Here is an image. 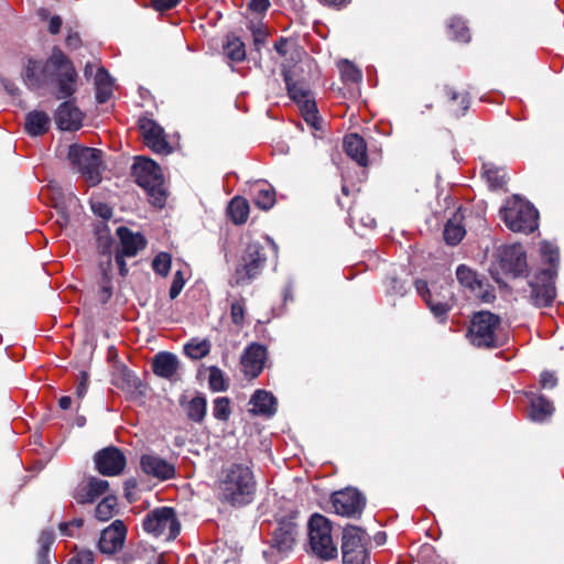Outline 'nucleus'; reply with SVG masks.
<instances>
[{"instance_id":"nucleus-19","label":"nucleus","mask_w":564,"mask_h":564,"mask_svg":"<svg viewBox=\"0 0 564 564\" xmlns=\"http://www.w3.org/2000/svg\"><path fill=\"white\" fill-rule=\"evenodd\" d=\"M126 536L127 527L124 522L122 520H115L101 531L98 549L104 554H115L123 547Z\"/></svg>"},{"instance_id":"nucleus-12","label":"nucleus","mask_w":564,"mask_h":564,"mask_svg":"<svg viewBox=\"0 0 564 564\" xmlns=\"http://www.w3.org/2000/svg\"><path fill=\"white\" fill-rule=\"evenodd\" d=\"M139 129L143 143L158 154L167 155L173 152V147L167 140L164 129L153 119L142 117L139 119Z\"/></svg>"},{"instance_id":"nucleus-8","label":"nucleus","mask_w":564,"mask_h":564,"mask_svg":"<svg viewBox=\"0 0 564 564\" xmlns=\"http://www.w3.org/2000/svg\"><path fill=\"white\" fill-rule=\"evenodd\" d=\"M369 542V536L362 529L355 525H347L343 531V563L368 564Z\"/></svg>"},{"instance_id":"nucleus-3","label":"nucleus","mask_w":564,"mask_h":564,"mask_svg":"<svg viewBox=\"0 0 564 564\" xmlns=\"http://www.w3.org/2000/svg\"><path fill=\"white\" fill-rule=\"evenodd\" d=\"M133 175L138 185L147 192L150 203L155 207H163L166 191L159 164L148 158H138L133 165Z\"/></svg>"},{"instance_id":"nucleus-40","label":"nucleus","mask_w":564,"mask_h":564,"mask_svg":"<svg viewBox=\"0 0 564 564\" xmlns=\"http://www.w3.org/2000/svg\"><path fill=\"white\" fill-rule=\"evenodd\" d=\"M184 350L189 358L200 359L209 354L210 344L206 339H192L185 345Z\"/></svg>"},{"instance_id":"nucleus-15","label":"nucleus","mask_w":564,"mask_h":564,"mask_svg":"<svg viewBox=\"0 0 564 564\" xmlns=\"http://www.w3.org/2000/svg\"><path fill=\"white\" fill-rule=\"evenodd\" d=\"M268 358L267 347L259 343L248 345L240 358L241 370L246 378L252 380L262 372Z\"/></svg>"},{"instance_id":"nucleus-14","label":"nucleus","mask_w":564,"mask_h":564,"mask_svg":"<svg viewBox=\"0 0 564 564\" xmlns=\"http://www.w3.org/2000/svg\"><path fill=\"white\" fill-rule=\"evenodd\" d=\"M330 502L336 514L347 518L359 517L366 505L364 496L351 488L334 492Z\"/></svg>"},{"instance_id":"nucleus-1","label":"nucleus","mask_w":564,"mask_h":564,"mask_svg":"<svg viewBox=\"0 0 564 564\" xmlns=\"http://www.w3.org/2000/svg\"><path fill=\"white\" fill-rule=\"evenodd\" d=\"M77 77L73 63L59 48H54L45 62L29 59L22 74L23 83L31 90L55 83L58 98L70 97L76 91Z\"/></svg>"},{"instance_id":"nucleus-24","label":"nucleus","mask_w":564,"mask_h":564,"mask_svg":"<svg viewBox=\"0 0 564 564\" xmlns=\"http://www.w3.org/2000/svg\"><path fill=\"white\" fill-rule=\"evenodd\" d=\"M250 412L253 415L265 417L272 416L276 412V399L271 392L257 390L250 398Z\"/></svg>"},{"instance_id":"nucleus-18","label":"nucleus","mask_w":564,"mask_h":564,"mask_svg":"<svg viewBox=\"0 0 564 564\" xmlns=\"http://www.w3.org/2000/svg\"><path fill=\"white\" fill-rule=\"evenodd\" d=\"M140 468L147 476L162 481L173 479L176 475L174 464L154 453L143 454L140 457Z\"/></svg>"},{"instance_id":"nucleus-55","label":"nucleus","mask_w":564,"mask_h":564,"mask_svg":"<svg viewBox=\"0 0 564 564\" xmlns=\"http://www.w3.org/2000/svg\"><path fill=\"white\" fill-rule=\"evenodd\" d=\"M249 9L253 12L262 13L270 7L269 0H250L248 4Z\"/></svg>"},{"instance_id":"nucleus-45","label":"nucleus","mask_w":564,"mask_h":564,"mask_svg":"<svg viewBox=\"0 0 564 564\" xmlns=\"http://www.w3.org/2000/svg\"><path fill=\"white\" fill-rule=\"evenodd\" d=\"M54 541V535L52 532L44 531L41 533L39 538L40 550L37 554L39 564H46L48 562V552L50 547Z\"/></svg>"},{"instance_id":"nucleus-6","label":"nucleus","mask_w":564,"mask_h":564,"mask_svg":"<svg viewBox=\"0 0 564 564\" xmlns=\"http://www.w3.org/2000/svg\"><path fill=\"white\" fill-rule=\"evenodd\" d=\"M506 226L514 232H533L538 228V210L520 198L509 200L501 209Z\"/></svg>"},{"instance_id":"nucleus-59","label":"nucleus","mask_w":564,"mask_h":564,"mask_svg":"<svg viewBox=\"0 0 564 564\" xmlns=\"http://www.w3.org/2000/svg\"><path fill=\"white\" fill-rule=\"evenodd\" d=\"M126 256L121 252H117L116 254V263L119 268V272L122 276H126L128 274V268H127V264H126V261H124V258Z\"/></svg>"},{"instance_id":"nucleus-27","label":"nucleus","mask_w":564,"mask_h":564,"mask_svg":"<svg viewBox=\"0 0 564 564\" xmlns=\"http://www.w3.org/2000/svg\"><path fill=\"white\" fill-rule=\"evenodd\" d=\"M178 369L177 357L171 352H160L153 359V371L156 376L170 379Z\"/></svg>"},{"instance_id":"nucleus-41","label":"nucleus","mask_w":564,"mask_h":564,"mask_svg":"<svg viewBox=\"0 0 564 564\" xmlns=\"http://www.w3.org/2000/svg\"><path fill=\"white\" fill-rule=\"evenodd\" d=\"M448 33L456 41L468 42L470 39L469 30L466 26L465 21L457 17L449 20Z\"/></svg>"},{"instance_id":"nucleus-39","label":"nucleus","mask_w":564,"mask_h":564,"mask_svg":"<svg viewBox=\"0 0 564 564\" xmlns=\"http://www.w3.org/2000/svg\"><path fill=\"white\" fill-rule=\"evenodd\" d=\"M247 304L246 299L240 296L235 299L230 304V318L231 322L239 328L246 323Z\"/></svg>"},{"instance_id":"nucleus-60","label":"nucleus","mask_w":564,"mask_h":564,"mask_svg":"<svg viewBox=\"0 0 564 564\" xmlns=\"http://www.w3.org/2000/svg\"><path fill=\"white\" fill-rule=\"evenodd\" d=\"M289 45L290 42L286 39H280L278 42H275L274 48L281 56H285L288 54Z\"/></svg>"},{"instance_id":"nucleus-52","label":"nucleus","mask_w":564,"mask_h":564,"mask_svg":"<svg viewBox=\"0 0 564 564\" xmlns=\"http://www.w3.org/2000/svg\"><path fill=\"white\" fill-rule=\"evenodd\" d=\"M540 384L543 389H553L557 384V378L554 373L544 371L540 376Z\"/></svg>"},{"instance_id":"nucleus-35","label":"nucleus","mask_w":564,"mask_h":564,"mask_svg":"<svg viewBox=\"0 0 564 564\" xmlns=\"http://www.w3.org/2000/svg\"><path fill=\"white\" fill-rule=\"evenodd\" d=\"M117 498L115 496H106L96 507L95 517L99 521H108L116 513Z\"/></svg>"},{"instance_id":"nucleus-51","label":"nucleus","mask_w":564,"mask_h":564,"mask_svg":"<svg viewBox=\"0 0 564 564\" xmlns=\"http://www.w3.org/2000/svg\"><path fill=\"white\" fill-rule=\"evenodd\" d=\"M84 521L82 519H74L69 522L59 523V530L64 535L73 536L74 531L83 527Z\"/></svg>"},{"instance_id":"nucleus-61","label":"nucleus","mask_w":564,"mask_h":564,"mask_svg":"<svg viewBox=\"0 0 564 564\" xmlns=\"http://www.w3.org/2000/svg\"><path fill=\"white\" fill-rule=\"evenodd\" d=\"M253 37H254L256 44L263 43L267 37V32L260 28L257 30H253Z\"/></svg>"},{"instance_id":"nucleus-38","label":"nucleus","mask_w":564,"mask_h":564,"mask_svg":"<svg viewBox=\"0 0 564 564\" xmlns=\"http://www.w3.org/2000/svg\"><path fill=\"white\" fill-rule=\"evenodd\" d=\"M484 176L491 188H501L507 182V174L502 169L484 165Z\"/></svg>"},{"instance_id":"nucleus-20","label":"nucleus","mask_w":564,"mask_h":564,"mask_svg":"<svg viewBox=\"0 0 564 564\" xmlns=\"http://www.w3.org/2000/svg\"><path fill=\"white\" fill-rule=\"evenodd\" d=\"M500 268L512 276H520L527 270V257L521 245L507 246L501 250Z\"/></svg>"},{"instance_id":"nucleus-44","label":"nucleus","mask_w":564,"mask_h":564,"mask_svg":"<svg viewBox=\"0 0 564 564\" xmlns=\"http://www.w3.org/2000/svg\"><path fill=\"white\" fill-rule=\"evenodd\" d=\"M338 66H339L341 79L345 83L356 84L361 80V77H362L361 72L350 62L343 61L339 63Z\"/></svg>"},{"instance_id":"nucleus-26","label":"nucleus","mask_w":564,"mask_h":564,"mask_svg":"<svg viewBox=\"0 0 564 564\" xmlns=\"http://www.w3.org/2000/svg\"><path fill=\"white\" fill-rule=\"evenodd\" d=\"M344 149L347 155L360 166L368 165L367 144L359 134L350 133L346 135L344 139Z\"/></svg>"},{"instance_id":"nucleus-49","label":"nucleus","mask_w":564,"mask_h":564,"mask_svg":"<svg viewBox=\"0 0 564 564\" xmlns=\"http://www.w3.org/2000/svg\"><path fill=\"white\" fill-rule=\"evenodd\" d=\"M67 564H95V554L89 550L74 552Z\"/></svg>"},{"instance_id":"nucleus-42","label":"nucleus","mask_w":564,"mask_h":564,"mask_svg":"<svg viewBox=\"0 0 564 564\" xmlns=\"http://www.w3.org/2000/svg\"><path fill=\"white\" fill-rule=\"evenodd\" d=\"M456 276L459 283L465 288L470 290L480 288V281L477 279L476 272L464 264L457 268Z\"/></svg>"},{"instance_id":"nucleus-31","label":"nucleus","mask_w":564,"mask_h":564,"mask_svg":"<svg viewBox=\"0 0 564 564\" xmlns=\"http://www.w3.org/2000/svg\"><path fill=\"white\" fill-rule=\"evenodd\" d=\"M228 215L236 225L245 224L249 216V203L241 196L234 197L228 206Z\"/></svg>"},{"instance_id":"nucleus-36","label":"nucleus","mask_w":564,"mask_h":564,"mask_svg":"<svg viewBox=\"0 0 564 564\" xmlns=\"http://www.w3.org/2000/svg\"><path fill=\"white\" fill-rule=\"evenodd\" d=\"M466 231L463 225L456 219H449L444 228V239L448 245H457L465 236Z\"/></svg>"},{"instance_id":"nucleus-2","label":"nucleus","mask_w":564,"mask_h":564,"mask_svg":"<svg viewBox=\"0 0 564 564\" xmlns=\"http://www.w3.org/2000/svg\"><path fill=\"white\" fill-rule=\"evenodd\" d=\"M217 500L232 508L250 505L257 492V480L252 469L241 463L223 467L214 484Z\"/></svg>"},{"instance_id":"nucleus-25","label":"nucleus","mask_w":564,"mask_h":564,"mask_svg":"<svg viewBox=\"0 0 564 564\" xmlns=\"http://www.w3.org/2000/svg\"><path fill=\"white\" fill-rule=\"evenodd\" d=\"M117 235L120 239L121 250L126 257H134L145 247V239L140 234H134L126 227H119Z\"/></svg>"},{"instance_id":"nucleus-33","label":"nucleus","mask_w":564,"mask_h":564,"mask_svg":"<svg viewBox=\"0 0 564 564\" xmlns=\"http://www.w3.org/2000/svg\"><path fill=\"white\" fill-rule=\"evenodd\" d=\"M225 55L232 62H242L246 58L243 42L237 36H228L224 46Z\"/></svg>"},{"instance_id":"nucleus-29","label":"nucleus","mask_w":564,"mask_h":564,"mask_svg":"<svg viewBox=\"0 0 564 564\" xmlns=\"http://www.w3.org/2000/svg\"><path fill=\"white\" fill-rule=\"evenodd\" d=\"M554 412V406L551 401L540 395L533 398L530 403L529 417L534 422H544Z\"/></svg>"},{"instance_id":"nucleus-50","label":"nucleus","mask_w":564,"mask_h":564,"mask_svg":"<svg viewBox=\"0 0 564 564\" xmlns=\"http://www.w3.org/2000/svg\"><path fill=\"white\" fill-rule=\"evenodd\" d=\"M185 279L181 270L176 271L173 275L172 285L170 288V297L174 300L178 296L182 289L184 288Z\"/></svg>"},{"instance_id":"nucleus-23","label":"nucleus","mask_w":564,"mask_h":564,"mask_svg":"<svg viewBox=\"0 0 564 564\" xmlns=\"http://www.w3.org/2000/svg\"><path fill=\"white\" fill-rule=\"evenodd\" d=\"M442 96L448 110L456 117L463 116L469 108V95L464 89L445 85L442 88Z\"/></svg>"},{"instance_id":"nucleus-30","label":"nucleus","mask_w":564,"mask_h":564,"mask_svg":"<svg viewBox=\"0 0 564 564\" xmlns=\"http://www.w3.org/2000/svg\"><path fill=\"white\" fill-rule=\"evenodd\" d=\"M253 203L259 208L270 209L275 203V192L270 184H257L253 189Z\"/></svg>"},{"instance_id":"nucleus-64","label":"nucleus","mask_w":564,"mask_h":564,"mask_svg":"<svg viewBox=\"0 0 564 564\" xmlns=\"http://www.w3.org/2000/svg\"><path fill=\"white\" fill-rule=\"evenodd\" d=\"M58 405L63 410H67L72 405V399L70 397L64 395L58 400Z\"/></svg>"},{"instance_id":"nucleus-17","label":"nucleus","mask_w":564,"mask_h":564,"mask_svg":"<svg viewBox=\"0 0 564 564\" xmlns=\"http://www.w3.org/2000/svg\"><path fill=\"white\" fill-rule=\"evenodd\" d=\"M531 301L535 306H549L555 299V288L551 270H543L534 281H530Z\"/></svg>"},{"instance_id":"nucleus-7","label":"nucleus","mask_w":564,"mask_h":564,"mask_svg":"<svg viewBox=\"0 0 564 564\" xmlns=\"http://www.w3.org/2000/svg\"><path fill=\"white\" fill-rule=\"evenodd\" d=\"M142 525L149 534L164 540H174L181 530L180 521L171 507L153 509L145 516Z\"/></svg>"},{"instance_id":"nucleus-28","label":"nucleus","mask_w":564,"mask_h":564,"mask_svg":"<svg viewBox=\"0 0 564 564\" xmlns=\"http://www.w3.org/2000/svg\"><path fill=\"white\" fill-rule=\"evenodd\" d=\"M50 123L51 118L46 112L33 110L26 115L25 130L30 135H42L48 130Z\"/></svg>"},{"instance_id":"nucleus-57","label":"nucleus","mask_w":564,"mask_h":564,"mask_svg":"<svg viewBox=\"0 0 564 564\" xmlns=\"http://www.w3.org/2000/svg\"><path fill=\"white\" fill-rule=\"evenodd\" d=\"M541 251L544 256L549 257L550 262H553L558 258L557 250L550 243H543L541 247Z\"/></svg>"},{"instance_id":"nucleus-47","label":"nucleus","mask_w":564,"mask_h":564,"mask_svg":"<svg viewBox=\"0 0 564 564\" xmlns=\"http://www.w3.org/2000/svg\"><path fill=\"white\" fill-rule=\"evenodd\" d=\"M112 243L111 238L108 236H99L98 238V248L104 254H107L106 263L101 262V270L106 276L108 275V271L111 269L110 251Z\"/></svg>"},{"instance_id":"nucleus-9","label":"nucleus","mask_w":564,"mask_h":564,"mask_svg":"<svg viewBox=\"0 0 564 564\" xmlns=\"http://www.w3.org/2000/svg\"><path fill=\"white\" fill-rule=\"evenodd\" d=\"M265 261L263 247L258 242L249 243L241 258V263L237 267L230 280V284L240 286L251 283L261 273Z\"/></svg>"},{"instance_id":"nucleus-37","label":"nucleus","mask_w":564,"mask_h":564,"mask_svg":"<svg viewBox=\"0 0 564 564\" xmlns=\"http://www.w3.org/2000/svg\"><path fill=\"white\" fill-rule=\"evenodd\" d=\"M207 410L206 399L202 395H197L193 398L187 404V415L191 420L195 422H200L204 420Z\"/></svg>"},{"instance_id":"nucleus-53","label":"nucleus","mask_w":564,"mask_h":564,"mask_svg":"<svg viewBox=\"0 0 564 564\" xmlns=\"http://www.w3.org/2000/svg\"><path fill=\"white\" fill-rule=\"evenodd\" d=\"M91 208L96 215L104 219H109L112 215L111 208L104 203H93Z\"/></svg>"},{"instance_id":"nucleus-54","label":"nucleus","mask_w":564,"mask_h":564,"mask_svg":"<svg viewBox=\"0 0 564 564\" xmlns=\"http://www.w3.org/2000/svg\"><path fill=\"white\" fill-rule=\"evenodd\" d=\"M151 2L155 10L166 11L177 6L180 0H151Z\"/></svg>"},{"instance_id":"nucleus-34","label":"nucleus","mask_w":564,"mask_h":564,"mask_svg":"<svg viewBox=\"0 0 564 564\" xmlns=\"http://www.w3.org/2000/svg\"><path fill=\"white\" fill-rule=\"evenodd\" d=\"M96 87H97V94L96 98L97 100L102 104L106 102L111 94H112V83L108 77V74L104 69H99L96 75Z\"/></svg>"},{"instance_id":"nucleus-48","label":"nucleus","mask_w":564,"mask_h":564,"mask_svg":"<svg viewBox=\"0 0 564 564\" xmlns=\"http://www.w3.org/2000/svg\"><path fill=\"white\" fill-rule=\"evenodd\" d=\"M209 387L214 391H224L227 389V383L224 372L217 367L209 368Z\"/></svg>"},{"instance_id":"nucleus-63","label":"nucleus","mask_w":564,"mask_h":564,"mask_svg":"<svg viewBox=\"0 0 564 564\" xmlns=\"http://www.w3.org/2000/svg\"><path fill=\"white\" fill-rule=\"evenodd\" d=\"M4 88L11 96H17L20 93L19 87L9 80L4 82Z\"/></svg>"},{"instance_id":"nucleus-56","label":"nucleus","mask_w":564,"mask_h":564,"mask_svg":"<svg viewBox=\"0 0 564 564\" xmlns=\"http://www.w3.org/2000/svg\"><path fill=\"white\" fill-rule=\"evenodd\" d=\"M87 389H88V376L87 373H82V378H80V381L76 388V395L79 400H82L86 392H87Z\"/></svg>"},{"instance_id":"nucleus-16","label":"nucleus","mask_w":564,"mask_h":564,"mask_svg":"<svg viewBox=\"0 0 564 564\" xmlns=\"http://www.w3.org/2000/svg\"><path fill=\"white\" fill-rule=\"evenodd\" d=\"M94 460L96 469L104 476L120 475L127 464L124 454L113 446L97 452Z\"/></svg>"},{"instance_id":"nucleus-22","label":"nucleus","mask_w":564,"mask_h":564,"mask_svg":"<svg viewBox=\"0 0 564 564\" xmlns=\"http://www.w3.org/2000/svg\"><path fill=\"white\" fill-rule=\"evenodd\" d=\"M84 115L72 101H65L56 110L55 121L61 130H78Z\"/></svg>"},{"instance_id":"nucleus-46","label":"nucleus","mask_w":564,"mask_h":564,"mask_svg":"<svg viewBox=\"0 0 564 564\" xmlns=\"http://www.w3.org/2000/svg\"><path fill=\"white\" fill-rule=\"evenodd\" d=\"M171 256L166 252H160L155 256V258L152 261V268L155 271V273L166 276L171 269Z\"/></svg>"},{"instance_id":"nucleus-32","label":"nucleus","mask_w":564,"mask_h":564,"mask_svg":"<svg viewBox=\"0 0 564 564\" xmlns=\"http://www.w3.org/2000/svg\"><path fill=\"white\" fill-rule=\"evenodd\" d=\"M297 531L293 524L282 525L274 532V542L278 549L286 552L293 547Z\"/></svg>"},{"instance_id":"nucleus-21","label":"nucleus","mask_w":564,"mask_h":564,"mask_svg":"<svg viewBox=\"0 0 564 564\" xmlns=\"http://www.w3.org/2000/svg\"><path fill=\"white\" fill-rule=\"evenodd\" d=\"M109 482L96 477H87L83 479L74 491V499L78 503H91L98 497L107 492Z\"/></svg>"},{"instance_id":"nucleus-62","label":"nucleus","mask_w":564,"mask_h":564,"mask_svg":"<svg viewBox=\"0 0 564 564\" xmlns=\"http://www.w3.org/2000/svg\"><path fill=\"white\" fill-rule=\"evenodd\" d=\"M80 43L79 35L77 33L69 34L66 39V44L70 47H77Z\"/></svg>"},{"instance_id":"nucleus-58","label":"nucleus","mask_w":564,"mask_h":564,"mask_svg":"<svg viewBox=\"0 0 564 564\" xmlns=\"http://www.w3.org/2000/svg\"><path fill=\"white\" fill-rule=\"evenodd\" d=\"M61 26H62V19L61 17L58 15H53L51 19H50V23H48V31L52 33V34H57L61 30Z\"/></svg>"},{"instance_id":"nucleus-5","label":"nucleus","mask_w":564,"mask_h":564,"mask_svg":"<svg viewBox=\"0 0 564 564\" xmlns=\"http://www.w3.org/2000/svg\"><path fill=\"white\" fill-rule=\"evenodd\" d=\"M310 545L314 554L323 560L337 556V545L332 535V523L323 514L314 513L308 522Z\"/></svg>"},{"instance_id":"nucleus-43","label":"nucleus","mask_w":564,"mask_h":564,"mask_svg":"<svg viewBox=\"0 0 564 564\" xmlns=\"http://www.w3.org/2000/svg\"><path fill=\"white\" fill-rule=\"evenodd\" d=\"M213 415L219 421H228L231 415L230 400L227 397H218L213 402Z\"/></svg>"},{"instance_id":"nucleus-13","label":"nucleus","mask_w":564,"mask_h":564,"mask_svg":"<svg viewBox=\"0 0 564 564\" xmlns=\"http://www.w3.org/2000/svg\"><path fill=\"white\" fill-rule=\"evenodd\" d=\"M285 82L289 96L297 104L304 120L317 128V108L312 91L303 83H291L288 75H285Z\"/></svg>"},{"instance_id":"nucleus-4","label":"nucleus","mask_w":564,"mask_h":564,"mask_svg":"<svg viewBox=\"0 0 564 564\" xmlns=\"http://www.w3.org/2000/svg\"><path fill=\"white\" fill-rule=\"evenodd\" d=\"M500 317L488 312L480 311L473 315L467 330L469 341L479 348H495L499 346Z\"/></svg>"},{"instance_id":"nucleus-10","label":"nucleus","mask_w":564,"mask_h":564,"mask_svg":"<svg viewBox=\"0 0 564 564\" xmlns=\"http://www.w3.org/2000/svg\"><path fill=\"white\" fill-rule=\"evenodd\" d=\"M68 159L70 160L73 165L77 166L83 177L90 185H96L100 182V150L73 144L69 147L68 150Z\"/></svg>"},{"instance_id":"nucleus-11","label":"nucleus","mask_w":564,"mask_h":564,"mask_svg":"<svg viewBox=\"0 0 564 564\" xmlns=\"http://www.w3.org/2000/svg\"><path fill=\"white\" fill-rule=\"evenodd\" d=\"M414 285L416 292L422 296L433 315L444 322L447 313L453 307L452 292L443 286L441 292H432L424 280H416Z\"/></svg>"}]
</instances>
